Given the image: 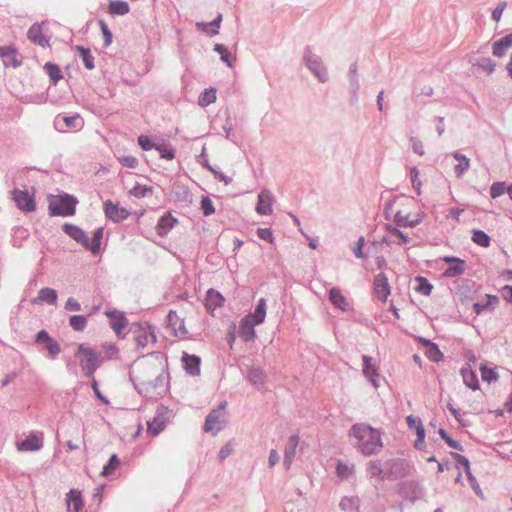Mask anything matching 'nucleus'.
Masks as SVG:
<instances>
[{
  "label": "nucleus",
  "instance_id": "1",
  "mask_svg": "<svg viewBox=\"0 0 512 512\" xmlns=\"http://www.w3.org/2000/svg\"><path fill=\"white\" fill-rule=\"evenodd\" d=\"M163 363L152 357H143L136 361L130 371V378L136 388L145 390L157 388L165 380Z\"/></svg>",
  "mask_w": 512,
  "mask_h": 512
},
{
  "label": "nucleus",
  "instance_id": "2",
  "mask_svg": "<svg viewBox=\"0 0 512 512\" xmlns=\"http://www.w3.org/2000/svg\"><path fill=\"white\" fill-rule=\"evenodd\" d=\"M349 435L356 439V448L364 456L377 454L383 447L380 430L367 424H354L350 429Z\"/></svg>",
  "mask_w": 512,
  "mask_h": 512
},
{
  "label": "nucleus",
  "instance_id": "3",
  "mask_svg": "<svg viewBox=\"0 0 512 512\" xmlns=\"http://www.w3.org/2000/svg\"><path fill=\"white\" fill-rule=\"evenodd\" d=\"M394 206V219L398 225L413 227L421 222L423 213L418 209L415 199L402 197Z\"/></svg>",
  "mask_w": 512,
  "mask_h": 512
},
{
  "label": "nucleus",
  "instance_id": "4",
  "mask_svg": "<svg viewBox=\"0 0 512 512\" xmlns=\"http://www.w3.org/2000/svg\"><path fill=\"white\" fill-rule=\"evenodd\" d=\"M266 307V300L261 298L255 310L240 320L238 335L243 341L248 342L256 338L254 328L264 322L266 317Z\"/></svg>",
  "mask_w": 512,
  "mask_h": 512
},
{
  "label": "nucleus",
  "instance_id": "5",
  "mask_svg": "<svg viewBox=\"0 0 512 512\" xmlns=\"http://www.w3.org/2000/svg\"><path fill=\"white\" fill-rule=\"evenodd\" d=\"M75 356L79 359L84 374L92 377L99 367V354L87 344L80 343L77 345Z\"/></svg>",
  "mask_w": 512,
  "mask_h": 512
},
{
  "label": "nucleus",
  "instance_id": "6",
  "mask_svg": "<svg viewBox=\"0 0 512 512\" xmlns=\"http://www.w3.org/2000/svg\"><path fill=\"white\" fill-rule=\"evenodd\" d=\"M77 200L70 195L54 196L50 200L49 209L52 215L71 216L75 214Z\"/></svg>",
  "mask_w": 512,
  "mask_h": 512
},
{
  "label": "nucleus",
  "instance_id": "7",
  "mask_svg": "<svg viewBox=\"0 0 512 512\" xmlns=\"http://www.w3.org/2000/svg\"><path fill=\"white\" fill-rule=\"evenodd\" d=\"M12 198L17 207L24 212H33L36 209L34 193L28 190L15 189L12 191Z\"/></svg>",
  "mask_w": 512,
  "mask_h": 512
},
{
  "label": "nucleus",
  "instance_id": "8",
  "mask_svg": "<svg viewBox=\"0 0 512 512\" xmlns=\"http://www.w3.org/2000/svg\"><path fill=\"white\" fill-rule=\"evenodd\" d=\"M225 406L226 402L222 403L217 409L209 413L204 424L205 432H212L213 434H216L222 429Z\"/></svg>",
  "mask_w": 512,
  "mask_h": 512
},
{
  "label": "nucleus",
  "instance_id": "9",
  "mask_svg": "<svg viewBox=\"0 0 512 512\" xmlns=\"http://www.w3.org/2000/svg\"><path fill=\"white\" fill-rule=\"evenodd\" d=\"M169 418V411L165 407H160L157 410L156 416L153 418L152 421H148L147 425V432L150 436L155 437L157 436L161 431L164 430L166 427V424L168 422Z\"/></svg>",
  "mask_w": 512,
  "mask_h": 512
},
{
  "label": "nucleus",
  "instance_id": "10",
  "mask_svg": "<svg viewBox=\"0 0 512 512\" xmlns=\"http://www.w3.org/2000/svg\"><path fill=\"white\" fill-rule=\"evenodd\" d=\"M373 292L381 302H386L388 300V297L391 294V286L384 273H379L374 277Z\"/></svg>",
  "mask_w": 512,
  "mask_h": 512
},
{
  "label": "nucleus",
  "instance_id": "11",
  "mask_svg": "<svg viewBox=\"0 0 512 512\" xmlns=\"http://www.w3.org/2000/svg\"><path fill=\"white\" fill-rule=\"evenodd\" d=\"M105 215L113 222H120L128 218L130 212L117 203H113L110 200L104 202Z\"/></svg>",
  "mask_w": 512,
  "mask_h": 512
},
{
  "label": "nucleus",
  "instance_id": "12",
  "mask_svg": "<svg viewBox=\"0 0 512 512\" xmlns=\"http://www.w3.org/2000/svg\"><path fill=\"white\" fill-rule=\"evenodd\" d=\"M43 447V438L35 433L29 434L24 440L16 442L19 452L38 451Z\"/></svg>",
  "mask_w": 512,
  "mask_h": 512
},
{
  "label": "nucleus",
  "instance_id": "13",
  "mask_svg": "<svg viewBox=\"0 0 512 512\" xmlns=\"http://www.w3.org/2000/svg\"><path fill=\"white\" fill-rule=\"evenodd\" d=\"M363 360V375L370 380L372 385L377 389L380 386L379 383V373L376 362L373 358L364 355L362 357Z\"/></svg>",
  "mask_w": 512,
  "mask_h": 512
},
{
  "label": "nucleus",
  "instance_id": "14",
  "mask_svg": "<svg viewBox=\"0 0 512 512\" xmlns=\"http://www.w3.org/2000/svg\"><path fill=\"white\" fill-rule=\"evenodd\" d=\"M186 318L176 311H170L168 314L169 326L177 337H184L188 334L185 323Z\"/></svg>",
  "mask_w": 512,
  "mask_h": 512
},
{
  "label": "nucleus",
  "instance_id": "15",
  "mask_svg": "<svg viewBox=\"0 0 512 512\" xmlns=\"http://www.w3.org/2000/svg\"><path fill=\"white\" fill-rule=\"evenodd\" d=\"M443 261L450 266L445 270L444 276L452 278L457 277L465 272V261L457 257H443Z\"/></svg>",
  "mask_w": 512,
  "mask_h": 512
},
{
  "label": "nucleus",
  "instance_id": "16",
  "mask_svg": "<svg viewBox=\"0 0 512 512\" xmlns=\"http://www.w3.org/2000/svg\"><path fill=\"white\" fill-rule=\"evenodd\" d=\"M225 303V298L223 297V295L214 290V289H209L207 292H206V297H205V308L207 310L208 313H210L211 315H214V311L217 309V308H221Z\"/></svg>",
  "mask_w": 512,
  "mask_h": 512
},
{
  "label": "nucleus",
  "instance_id": "17",
  "mask_svg": "<svg viewBox=\"0 0 512 512\" xmlns=\"http://www.w3.org/2000/svg\"><path fill=\"white\" fill-rule=\"evenodd\" d=\"M273 195L268 190H263L258 195L256 211L260 215H270L273 212Z\"/></svg>",
  "mask_w": 512,
  "mask_h": 512
},
{
  "label": "nucleus",
  "instance_id": "18",
  "mask_svg": "<svg viewBox=\"0 0 512 512\" xmlns=\"http://www.w3.org/2000/svg\"><path fill=\"white\" fill-rule=\"evenodd\" d=\"M36 342L43 343L51 357H55L61 352L59 343L52 339L45 330H41L37 333Z\"/></svg>",
  "mask_w": 512,
  "mask_h": 512
},
{
  "label": "nucleus",
  "instance_id": "19",
  "mask_svg": "<svg viewBox=\"0 0 512 512\" xmlns=\"http://www.w3.org/2000/svg\"><path fill=\"white\" fill-rule=\"evenodd\" d=\"M67 512H79L83 508V499L81 492L77 489H72L66 495Z\"/></svg>",
  "mask_w": 512,
  "mask_h": 512
},
{
  "label": "nucleus",
  "instance_id": "20",
  "mask_svg": "<svg viewBox=\"0 0 512 512\" xmlns=\"http://www.w3.org/2000/svg\"><path fill=\"white\" fill-rule=\"evenodd\" d=\"M106 316L110 320V326L116 334H120L122 330L127 326V320L123 313L119 311H106Z\"/></svg>",
  "mask_w": 512,
  "mask_h": 512
},
{
  "label": "nucleus",
  "instance_id": "21",
  "mask_svg": "<svg viewBox=\"0 0 512 512\" xmlns=\"http://www.w3.org/2000/svg\"><path fill=\"white\" fill-rule=\"evenodd\" d=\"M299 444V437L292 435L289 437L285 451H284V465L289 469L296 454V449Z\"/></svg>",
  "mask_w": 512,
  "mask_h": 512
},
{
  "label": "nucleus",
  "instance_id": "22",
  "mask_svg": "<svg viewBox=\"0 0 512 512\" xmlns=\"http://www.w3.org/2000/svg\"><path fill=\"white\" fill-rule=\"evenodd\" d=\"M177 222L176 218H174L170 213H166L163 215L158 224L156 226L157 233L160 236L167 235L171 229L174 227V224Z\"/></svg>",
  "mask_w": 512,
  "mask_h": 512
},
{
  "label": "nucleus",
  "instance_id": "23",
  "mask_svg": "<svg viewBox=\"0 0 512 512\" xmlns=\"http://www.w3.org/2000/svg\"><path fill=\"white\" fill-rule=\"evenodd\" d=\"M27 36L32 42L42 47L49 45V41L42 35V27L38 24H34L29 28Z\"/></svg>",
  "mask_w": 512,
  "mask_h": 512
},
{
  "label": "nucleus",
  "instance_id": "24",
  "mask_svg": "<svg viewBox=\"0 0 512 512\" xmlns=\"http://www.w3.org/2000/svg\"><path fill=\"white\" fill-rule=\"evenodd\" d=\"M63 229L70 237H72L77 242L81 243L84 247L88 246V238L85 235L84 231L81 230L79 227L71 224H65Z\"/></svg>",
  "mask_w": 512,
  "mask_h": 512
},
{
  "label": "nucleus",
  "instance_id": "25",
  "mask_svg": "<svg viewBox=\"0 0 512 512\" xmlns=\"http://www.w3.org/2000/svg\"><path fill=\"white\" fill-rule=\"evenodd\" d=\"M57 301V293L52 288H42L38 296L32 300L33 304H38L41 302H46L49 304H56Z\"/></svg>",
  "mask_w": 512,
  "mask_h": 512
},
{
  "label": "nucleus",
  "instance_id": "26",
  "mask_svg": "<svg viewBox=\"0 0 512 512\" xmlns=\"http://www.w3.org/2000/svg\"><path fill=\"white\" fill-rule=\"evenodd\" d=\"M512 46V33L506 35L505 37L497 40L493 44L492 52L493 55L497 57H501L504 55L505 51Z\"/></svg>",
  "mask_w": 512,
  "mask_h": 512
},
{
  "label": "nucleus",
  "instance_id": "27",
  "mask_svg": "<svg viewBox=\"0 0 512 512\" xmlns=\"http://www.w3.org/2000/svg\"><path fill=\"white\" fill-rule=\"evenodd\" d=\"M329 299L335 307L341 310L345 311L349 307L347 299L345 298V296H343V294L338 288H332L329 291Z\"/></svg>",
  "mask_w": 512,
  "mask_h": 512
},
{
  "label": "nucleus",
  "instance_id": "28",
  "mask_svg": "<svg viewBox=\"0 0 512 512\" xmlns=\"http://www.w3.org/2000/svg\"><path fill=\"white\" fill-rule=\"evenodd\" d=\"M499 304V298L496 295H486V301L485 302H478L475 303L473 308L475 310V313L479 315L486 309L493 310L497 305Z\"/></svg>",
  "mask_w": 512,
  "mask_h": 512
},
{
  "label": "nucleus",
  "instance_id": "29",
  "mask_svg": "<svg viewBox=\"0 0 512 512\" xmlns=\"http://www.w3.org/2000/svg\"><path fill=\"white\" fill-rule=\"evenodd\" d=\"M185 369L192 375L199 373L200 358L196 355H189L185 353L182 357Z\"/></svg>",
  "mask_w": 512,
  "mask_h": 512
},
{
  "label": "nucleus",
  "instance_id": "30",
  "mask_svg": "<svg viewBox=\"0 0 512 512\" xmlns=\"http://www.w3.org/2000/svg\"><path fill=\"white\" fill-rule=\"evenodd\" d=\"M2 59H3V64L6 67L17 68L22 63V61L20 59H18L17 49L13 46H10V48L7 50V53H5V56H3Z\"/></svg>",
  "mask_w": 512,
  "mask_h": 512
},
{
  "label": "nucleus",
  "instance_id": "31",
  "mask_svg": "<svg viewBox=\"0 0 512 512\" xmlns=\"http://www.w3.org/2000/svg\"><path fill=\"white\" fill-rule=\"evenodd\" d=\"M366 472L369 478H376L378 480L383 479V469L379 460L369 461L367 463Z\"/></svg>",
  "mask_w": 512,
  "mask_h": 512
},
{
  "label": "nucleus",
  "instance_id": "32",
  "mask_svg": "<svg viewBox=\"0 0 512 512\" xmlns=\"http://www.w3.org/2000/svg\"><path fill=\"white\" fill-rule=\"evenodd\" d=\"M461 375L466 386L472 390L479 389L477 376L470 368H462Z\"/></svg>",
  "mask_w": 512,
  "mask_h": 512
},
{
  "label": "nucleus",
  "instance_id": "33",
  "mask_svg": "<svg viewBox=\"0 0 512 512\" xmlns=\"http://www.w3.org/2000/svg\"><path fill=\"white\" fill-rule=\"evenodd\" d=\"M216 101V90L214 88L205 89L198 98V104L202 107L208 106Z\"/></svg>",
  "mask_w": 512,
  "mask_h": 512
},
{
  "label": "nucleus",
  "instance_id": "34",
  "mask_svg": "<svg viewBox=\"0 0 512 512\" xmlns=\"http://www.w3.org/2000/svg\"><path fill=\"white\" fill-rule=\"evenodd\" d=\"M130 8L125 1H111L109 4V12L115 15H125L129 12Z\"/></svg>",
  "mask_w": 512,
  "mask_h": 512
},
{
  "label": "nucleus",
  "instance_id": "35",
  "mask_svg": "<svg viewBox=\"0 0 512 512\" xmlns=\"http://www.w3.org/2000/svg\"><path fill=\"white\" fill-rule=\"evenodd\" d=\"M153 193V187L136 183L130 190L129 194L136 198H143Z\"/></svg>",
  "mask_w": 512,
  "mask_h": 512
},
{
  "label": "nucleus",
  "instance_id": "36",
  "mask_svg": "<svg viewBox=\"0 0 512 512\" xmlns=\"http://www.w3.org/2000/svg\"><path fill=\"white\" fill-rule=\"evenodd\" d=\"M454 158L458 161V164L455 166L456 175L457 177H461L463 173L469 168V159L460 153H455Z\"/></svg>",
  "mask_w": 512,
  "mask_h": 512
},
{
  "label": "nucleus",
  "instance_id": "37",
  "mask_svg": "<svg viewBox=\"0 0 512 512\" xmlns=\"http://www.w3.org/2000/svg\"><path fill=\"white\" fill-rule=\"evenodd\" d=\"M481 377L484 381L492 382L498 379V373L495 368L488 366L487 364H482L480 367Z\"/></svg>",
  "mask_w": 512,
  "mask_h": 512
},
{
  "label": "nucleus",
  "instance_id": "38",
  "mask_svg": "<svg viewBox=\"0 0 512 512\" xmlns=\"http://www.w3.org/2000/svg\"><path fill=\"white\" fill-rule=\"evenodd\" d=\"M75 50L77 52H79L85 67L89 70L93 69L94 68V58L90 54V51L88 49H85L82 46H76Z\"/></svg>",
  "mask_w": 512,
  "mask_h": 512
},
{
  "label": "nucleus",
  "instance_id": "39",
  "mask_svg": "<svg viewBox=\"0 0 512 512\" xmlns=\"http://www.w3.org/2000/svg\"><path fill=\"white\" fill-rule=\"evenodd\" d=\"M103 237V228H98L95 230L92 241H88V246H85V248L91 250L93 253H96L100 249L101 240Z\"/></svg>",
  "mask_w": 512,
  "mask_h": 512
},
{
  "label": "nucleus",
  "instance_id": "40",
  "mask_svg": "<svg viewBox=\"0 0 512 512\" xmlns=\"http://www.w3.org/2000/svg\"><path fill=\"white\" fill-rule=\"evenodd\" d=\"M337 475L342 479H347L354 473V465H348L342 461H338L336 467Z\"/></svg>",
  "mask_w": 512,
  "mask_h": 512
},
{
  "label": "nucleus",
  "instance_id": "41",
  "mask_svg": "<svg viewBox=\"0 0 512 512\" xmlns=\"http://www.w3.org/2000/svg\"><path fill=\"white\" fill-rule=\"evenodd\" d=\"M119 466H120V460L118 459L116 454H113L110 457L108 464L103 467L101 475L109 476V475L113 474L118 469Z\"/></svg>",
  "mask_w": 512,
  "mask_h": 512
},
{
  "label": "nucleus",
  "instance_id": "42",
  "mask_svg": "<svg viewBox=\"0 0 512 512\" xmlns=\"http://www.w3.org/2000/svg\"><path fill=\"white\" fill-rule=\"evenodd\" d=\"M44 69L54 84H56L62 78V74L58 65L53 63H46Z\"/></svg>",
  "mask_w": 512,
  "mask_h": 512
},
{
  "label": "nucleus",
  "instance_id": "43",
  "mask_svg": "<svg viewBox=\"0 0 512 512\" xmlns=\"http://www.w3.org/2000/svg\"><path fill=\"white\" fill-rule=\"evenodd\" d=\"M70 326L76 331H83L87 326V319L83 315H73L69 319Z\"/></svg>",
  "mask_w": 512,
  "mask_h": 512
},
{
  "label": "nucleus",
  "instance_id": "44",
  "mask_svg": "<svg viewBox=\"0 0 512 512\" xmlns=\"http://www.w3.org/2000/svg\"><path fill=\"white\" fill-rule=\"evenodd\" d=\"M472 240L474 243L485 248L490 245V237L482 230H474Z\"/></svg>",
  "mask_w": 512,
  "mask_h": 512
},
{
  "label": "nucleus",
  "instance_id": "45",
  "mask_svg": "<svg viewBox=\"0 0 512 512\" xmlns=\"http://www.w3.org/2000/svg\"><path fill=\"white\" fill-rule=\"evenodd\" d=\"M215 51H217L221 59L227 63L229 67H233V63L235 61V58L231 56V54L228 52L227 48L222 44H216L215 45Z\"/></svg>",
  "mask_w": 512,
  "mask_h": 512
},
{
  "label": "nucleus",
  "instance_id": "46",
  "mask_svg": "<svg viewBox=\"0 0 512 512\" xmlns=\"http://www.w3.org/2000/svg\"><path fill=\"white\" fill-rule=\"evenodd\" d=\"M452 456H453L454 460L456 461L457 465H460L464 468L469 480L474 481L475 479L471 475L468 459L465 456L458 454V453H452Z\"/></svg>",
  "mask_w": 512,
  "mask_h": 512
},
{
  "label": "nucleus",
  "instance_id": "47",
  "mask_svg": "<svg viewBox=\"0 0 512 512\" xmlns=\"http://www.w3.org/2000/svg\"><path fill=\"white\" fill-rule=\"evenodd\" d=\"M102 354H103V359L110 360L117 356L118 348L113 343H108V342L104 343L102 345Z\"/></svg>",
  "mask_w": 512,
  "mask_h": 512
},
{
  "label": "nucleus",
  "instance_id": "48",
  "mask_svg": "<svg viewBox=\"0 0 512 512\" xmlns=\"http://www.w3.org/2000/svg\"><path fill=\"white\" fill-rule=\"evenodd\" d=\"M416 281L419 283V285L415 288L416 291L426 296L430 295L432 291V285L423 277H417Z\"/></svg>",
  "mask_w": 512,
  "mask_h": 512
},
{
  "label": "nucleus",
  "instance_id": "49",
  "mask_svg": "<svg viewBox=\"0 0 512 512\" xmlns=\"http://www.w3.org/2000/svg\"><path fill=\"white\" fill-rule=\"evenodd\" d=\"M61 120L64 123L65 128H76L79 126L78 124L80 123V115L75 114L72 116H63ZM82 125L83 122L81 121L80 128L82 127Z\"/></svg>",
  "mask_w": 512,
  "mask_h": 512
},
{
  "label": "nucleus",
  "instance_id": "50",
  "mask_svg": "<svg viewBox=\"0 0 512 512\" xmlns=\"http://www.w3.org/2000/svg\"><path fill=\"white\" fill-rule=\"evenodd\" d=\"M248 378L255 385L263 384L265 374L261 369H252L249 371Z\"/></svg>",
  "mask_w": 512,
  "mask_h": 512
},
{
  "label": "nucleus",
  "instance_id": "51",
  "mask_svg": "<svg viewBox=\"0 0 512 512\" xmlns=\"http://www.w3.org/2000/svg\"><path fill=\"white\" fill-rule=\"evenodd\" d=\"M507 188L504 182H496L491 186L490 195L495 199L507 192Z\"/></svg>",
  "mask_w": 512,
  "mask_h": 512
},
{
  "label": "nucleus",
  "instance_id": "52",
  "mask_svg": "<svg viewBox=\"0 0 512 512\" xmlns=\"http://www.w3.org/2000/svg\"><path fill=\"white\" fill-rule=\"evenodd\" d=\"M201 208L204 215L209 216L215 213V208L211 199L207 196L202 197Z\"/></svg>",
  "mask_w": 512,
  "mask_h": 512
},
{
  "label": "nucleus",
  "instance_id": "53",
  "mask_svg": "<svg viewBox=\"0 0 512 512\" xmlns=\"http://www.w3.org/2000/svg\"><path fill=\"white\" fill-rule=\"evenodd\" d=\"M477 65L488 74H491L495 69V62L490 58H482L477 61Z\"/></svg>",
  "mask_w": 512,
  "mask_h": 512
},
{
  "label": "nucleus",
  "instance_id": "54",
  "mask_svg": "<svg viewBox=\"0 0 512 512\" xmlns=\"http://www.w3.org/2000/svg\"><path fill=\"white\" fill-rule=\"evenodd\" d=\"M340 507L343 510L354 509L355 512H359V506L354 498L345 497L340 502Z\"/></svg>",
  "mask_w": 512,
  "mask_h": 512
},
{
  "label": "nucleus",
  "instance_id": "55",
  "mask_svg": "<svg viewBox=\"0 0 512 512\" xmlns=\"http://www.w3.org/2000/svg\"><path fill=\"white\" fill-rule=\"evenodd\" d=\"M118 161L128 168H135L138 165V159L132 155L120 156Z\"/></svg>",
  "mask_w": 512,
  "mask_h": 512
},
{
  "label": "nucleus",
  "instance_id": "56",
  "mask_svg": "<svg viewBox=\"0 0 512 512\" xmlns=\"http://www.w3.org/2000/svg\"><path fill=\"white\" fill-rule=\"evenodd\" d=\"M416 435H417V439L415 441V448L416 449H422L424 447V442H425V429H424V426L421 425L419 426L418 428H416Z\"/></svg>",
  "mask_w": 512,
  "mask_h": 512
},
{
  "label": "nucleus",
  "instance_id": "57",
  "mask_svg": "<svg viewBox=\"0 0 512 512\" xmlns=\"http://www.w3.org/2000/svg\"><path fill=\"white\" fill-rule=\"evenodd\" d=\"M427 355L431 360H433L435 362H438V361L442 360V358H443L442 352L439 350V348L435 344H431V347H429V349L427 351Z\"/></svg>",
  "mask_w": 512,
  "mask_h": 512
},
{
  "label": "nucleus",
  "instance_id": "58",
  "mask_svg": "<svg viewBox=\"0 0 512 512\" xmlns=\"http://www.w3.org/2000/svg\"><path fill=\"white\" fill-rule=\"evenodd\" d=\"M138 144L143 150H151L155 149L156 145L152 143V141L145 135H140L138 137Z\"/></svg>",
  "mask_w": 512,
  "mask_h": 512
},
{
  "label": "nucleus",
  "instance_id": "59",
  "mask_svg": "<svg viewBox=\"0 0 512 512\" xmlns=\"http://www.w3.org/2000/svg\"><path fill=\"white\" fill-rule=\"evenodd\" d=\"M155 149L160 152L162 158L172 160L175 157L174 152L166 146L156 145Z\"/></svg>",
  "mask_w": 512,
  "mask_h": 512
},
{
  "label": "nucleus",
  "instance_id": "60",
  "mask_svg": "<svg viewBox=\"0 0 512 512\" xmlns=\"http://www.w3.org/2000/svg\"><path fill=\"white\" fill-rule=\"evenodd\" d=\"M259 238L266 240L270 243L274 242L272 231L269 228H259L257 231Z\"/></svg>",
  "mask_w": 512,
  "mask_h": 512
},
{
  "label": "nucleus",
  "instance_id": "61",
  "mask_svg": "<svg viewBox=\"0 0 512 512\" xmlns=\"http://www.w3.org/2000/svg\"><path fill=\"white\" fill-rule=\"evenodd\" d=\"M233 451V444L231 442L226 443L219 452V460L224 461Z\"/></svg>",
  "mask_w": 512,
  "mask_h": 512
},
{
  "label": "nucleus",
  "instance_id": "62",
  "mask_svg": "<svg viewBox=\"0 0 512 512\" xmlns=\"http://www.w3.org/2000/svg\"><path fill=\"white\" fill-rule=\"evenodd\" d=\"M419 172L416 168L411 169L410 178L413 184V187L417 190L418 194H420L421 190V182L418 180Z\"/></svg>",
  "mask_w": 512,
  "mask_h": 512
},
{
  "label": "nucleus",
  "instance_id": "63",
  "mask_svg": "<svg viewBox=\"0 0 512 512\" xmlns=\"http://www.w3.org/2000/svg\"><path fill=\"white\" fill-rule=\"evenodd\" d=\"M407 425L410 429L418 428L419 426L423 425L421 420L413 415H409L406 418Z\"/></svg>",
  "mask_w": 512,
  "mask_h": 512
},
{
  "label": "nucleus",
  "instance_id": "64",
  "mask_svg": "<svg viewBox=\"0 0 512 512\" xmlns=\"http://www.w3.org/2000/svg\"><path fill=\"white\" fill-rule=\"evenodd\" d=\"M65 308L69 311H79L81 309V305L76 299L69 298L66 301Z\"/></svg>",
  "mask_w": 512,
  "mask_h": 512
}]
</instances>
